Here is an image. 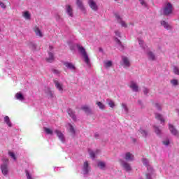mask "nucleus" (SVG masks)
Instances as JSON below:
<instances>
[{"label":"nucleus","mask_w":179,"mask_h":179,"mask_svg":"<svg viewBox=\"0 0 179 179\" xmlns=\"http://www.w3.org/2000/svg\"><path fill=\"white\" fill-rule=\"evenodd\" d=\"M77 48L79 52H80V54L82 55V57L85 64L87 65V66H90V59H89V55H87V52H86V50L85 49V48H83L80 45H77Z\"/></svg>","instance_id":"f257e3e1"},{"label":"nucleus","mask_w":179,"mask_h":179,"mask_svg":"<svg viewBox=\"0 0 179 179\" xmlns=\"http://www.w3.org/2000/svg\"><path fill=\"white\" fill-rule=\"evenodd\" d=\"M143 164L147 166V170L148 171V173L146 174V178L152 179V176H153V173H155V171L153 170V168L150 166V165L149 164V161L146 158L143 159Z\"/></svg>","instance_id":"f03ea898"},{"label":"nucleus","mask_w":179,"mask_h":179,"mask_svg":"<svg viewBox=\"0 0 179 179\" xmlns=\"http://www.w3.org/2000/svg\"><path fill=\"white\" fill-rule=\"evenodd\" d=\"M162 12L163 15L166 16H169V15H171L173 13V5L171 3H165L162 9Z\"/></svg>","instance_id":"7ed1b4c3"},{"label":"nucleus","mask_w":179,"mask_h":179,"mask_svg":"<svg viewBox=\"0 0 179 179\" xmlns=\"http://www.w3.org/2000/svg\"><path fill=\"white\" fill-rule=\"evenodd\" d=\"M2 162L3 164L1 165V173L3 176H8V173H9V168L8 167L9 160L8 158H3Z\"/></svg>","instance_id":"20e7f679"},{"label":"nucleus","mask_w":179,"mask_h":179,"mask_svg":"<svg viewBox=\"0 0 179 179\" xmlns=\"http://www.w3.org/2000/svg\"><path fill=\"white\" fill-rule=\"evenodd\" d=\"M131 160H132L131 157H126L125 161L124 160L120 161L121 166L124 169V170H126V171H131V166L129 165V164L127 163V162H131Z\"/></svg>","instance_id":"39448f33"},{"label":"nucleus","mask_w":179,"mask_h":179,"mask_svg":"<svg viewBox=\"0 0 179 179\" xmlns=\"http://www.w3.org/2000/svg\"><path fill=\"white\" fill-rule=\"evenodd\" d=\"M88 5L94 12L99 10V5H97V1H96V0H88Z\"/></svg>","instance_id":"423d86ee"},{"label":"nucleus","mask_w":179,"mask_h":179,"mask_svg":"<svg viewBox=\"0 0 179 179\" xmlns=\"http://www.w3.org/2000/svg\"><path fill=\"white\" fill-rule=\"evenodd\" d=\"M115 16L118 23L121 24L122 27H124V28L127 27V23L125 22V21L122 20V18L121 17V15H120V14L116 13L115 14Z\"/></svg>","instance_id":"0eeeda50"},{"label":"nucleus","mask_w":179,"mask_h":179,"mask_svg":"<svg viewBox=\"0 0 179 179\" xmlns=\"http://www.w3.org/2000/svg\"><path fill=\"white\" fill-rule=\"evenodd\" d=\"M88 153L91 157H96V156H99V155L101 153V150L100 149H96L95 150L88 149Z\"/></svg>","instance_id":"6e6552de"},{"label":"nucleus","mask_w":179,"mask_h":179,"mask_svg":"<svg viewBox=\"0 0 179 179\" xmlns=\"http://www.w3.org/2000/svg\"><path fill=\"white\" fill-rule=\"evenodd\" d=\"M54 83L56 89H57L60 93H62V92H64V84L58 80H55Z\"/></svg>","instance_id":"1a4fd4ad"},{"label":"nucleus","mask_w":179,"mask_h":179,"mask_svg":"<svg viewBox=\"0 0 179 179\" xmlns=\"http://www.w3.org/2000/svg\"><path fill=\"white\" fill-rule=\"evenodd\" d=\"M89 171H90V166H89V163L87 162V161H85L83 166V173L84 176L88 174Z\"/></svg>","instance_id":"9d476101"},{"label":"nucleus","mask_w":179,"mask_h":179,"mask_svg":"<svg viewBox=\"0 0 179 179\" xmlns=\"http://www.w3.org/2000/svg\"><path fill=\"white\" fill-rule=\"evenodd\" d=\"M66 13H67L70 17H73V8L69 4L66 5Z\"/></svg>","instance_id":"9b49d317"},{"label":"nucleus","mask_w":179,"mask_h":179,"mask_svg":"<svg viewBox=\"0 0 179 179\" xmlns=\"http://www.w3.org/2000/svg\"><path fill=\"white\" fill-rule=\"evenodd\" d=\"M97 167L100 169V170H107V164L106 163V162L104 161H98L97 163Z\"/></svg>","instance_id":"f8f14e48"},{"label":"nucleus","mask_w":179,"mask_h":179,"mask_svg":"<svg viewBox=\"0 0 179 179\" xmlns=\"http://www.w3.org/2000/svg\"><path fill=\"white\" fill-rule=\"evenodd\" d=\"M66 127L67 128L69 132H70V134L73 136H75L76 131H75V128L73 127V126L71 124V123H68L67 124H66Z\"/></svg>","instance_id":"ddd939ff"},{"label":"nucleus","mask_w":179,"mask_h":179,"mask_svg":"<svg viewBox=\"0 0 179 179\" xmlns=\"http://www.w3.org/2000/svg\"><path fill=\"white\" fill-rule=\"evenodd\" d=\"M56 135H57L59 139L61 141V142H65V136L64 135V133L61 131L56 129L55 131Z\"/></svg>","instance_id":"4468645a"},{"label":"nucleus","mask_w":179,"mask_h":179,"mask_svg":"<svg viewBox=\"0 0 179 179\" xmlns=\"http://www.w3.org/2000/svg\"><path fill=\"white\" fill-rule=\"evenodd\" d=\"M129 87L133 92H139V87L134 81H131L129 85Z\"/></svg>","instance_id":"2eb2a0df"},{"label":"nucleus","mask_w":179,"mask_h":179,"mask_svg":"<svg viewBox=\"0 0 179 179\" xmlns=\"http://www.w3.org/2000/svg\"><path fill=\"white\" fill-rule=\"evenodd\" d=\"M34 31L36 34V36H37V37H43L44 34H43V32L41 31V30L40 29V28H38V27H34Z\"/></svg>","instance_id":"dca6fc26"},{"label":"nucleus","mask_w":179,"mask_h":179,"mask_svg":"<svg viewBox=\"0 0 179 179\" xmlns=\"http://www.w3.org/2000/svg\"><path fill=\"white\" fill-rule=\"evenodd\" d=\"M169 130L171 131V133L172 134V135H175V136H178V135H179L178 131H177V129H176V128H174V126H173L171 124H169Z\"/></svg>","instance_id":"f3484780"},{"label":"nucleus","mask_w":179,"mask_h":179,"mask_svg":"<svg viewBox=\"0 0 179 179\" xmlns=\"http://www.w3.org/2000/svg\"><path fill=\"white\" fill-rule=\"evenodd\" d=\"M15 97L17 100H19L20 101H24V96H23V94H22V92H17L15 95Z\"/></svg>","instance_id":"a211bd4d"},{"label":"nucleus","mask_w":179,"mask_h":179,"mask_svg":"<svg viewBox=\"0 0 179 179\" xmlns=\"http://www.w3.org/2000/svg\"><path fill=\"white\" fill-rule=\"evenodd\" d=\"M76 5L78 6L79 9L82 10V12H85L86 9L85 8V6H83V3L80 0H76Z\"/></svg>","instance_id":"6ab92c4d"},{"label":"nucleus","mask_w":179,"mask_h":179,"mask_svg":"<svg viewBox=\"0 0 179 179\" xmlns=\"http://www.w3.org/2000/svg\"><path fill=\"white\" fill-rule=\"evenodd\" d=\"M64 64L65 65L66 68H68V69H71V71H75V69H76L75 65L71 62H65Z\"/></svg>","instance_id":"aec40b11"},{"label":"nucleus","mask_w":179,"mask_h":179,"mask_svg":"<svg viewBox=\"0 0 179 179\" xmlns=\"http://www.w3.org/2000/svg\"><path fill=\"white\" fill-rule=\"evenodd\" d=\"M122 65L124 66L125 67H128L131 65V64L129 63V60L128 59L127 57H122Z\"/></svg>","instance_id":"412c9836"},{"label":"nucleus","mask_w":179,"mask_h":179,"mask_svg":"<svg viewBox=\"0 0 179 179\" xmlns=\"http://www.w3.org/2000/svg\"><path fill=\"white\" fill-rule=\"evenodd\" d=\"M161 24L164 27V29H166V30H171V25H170L167 22L162 20L161 21Z\"/></svg>","instance_id":"4be33fe9"},{"label":"nucleus","mask_w":179,"mask_h":179,"mask_svg":"<svg viewBox=\"0 0 179 179\" xmlns=\"http://www.w3.org/2000/svg\"><path fill=\"white\" fill-rule=\"evenodd\" d=\"M115 42L116 43L119 50H124V45H122V43H121V41H120V39H118L117 38H115Z\"/></svg>","instance_id":"5701e85b"},{"label":"nucleus","mask_w":179,"mask_h":179,"mask_svg":"<svg viewBox=\"0 0 179 179\" xmlns=\"http://www.w3.org/2000/svg\"><path fill=\"white\" fill-rule=\"evenodd\" d=\"M138 44L140 45V47H141V48H143V50H148V46L146 45V44H145V42L143 41V40L138 38Z\"/></svg>","instance_id":"b1692460"},{"label":"nucleus","mask_w":179,"mask_h":179,"mask_svg":"<svg viewBox=\"0 0 179 179\" xmlns=\"http://www.w3.org/2000/svg\"><path fill=\"white\" fill-rule=\"evenodd\" d=\"M147 57L150 61H155L156 59V56L151 51L147 52Z\"/></svg>","instance_id":"393cba45"},{"label":"nucleus","mask_w":179,"mask_h":179,"mask_svg":"<svg viewBox=\"0 0 179 179\" xmlns=\"http://www.w3.org/2000/svg\"><path fill=\"white\" fill-rule=\"evenodd\" d=\"M155 118L160 121L161 124L164 123V118L163 117V115H160V113H155Z\"/></svg>","instance_id":"a878e982"},{"label":"nucleus","mask_w":179,"mask_h":179,"mask_svg":"<svg viewBox=\"0 0 179 179\" xmlns=\"http://www.w3.org/2000/svg\"><path fill=\"white\" fill-rule=\"evenodd\" d=\"M81 110H83V111H85V113H86L87 114L92 113V109H90V108H89V106H82Z\"/></svg>","instance_id":"bb28decb"},{"label":"nucleus","mask_w":179,"mask_h":179,"mask_svg":"<svg viewBox=\"0 0 179 179\" xmlns=\"http://www.w3.org/2000/svg\"><path fill=\"white\" fill-rule=\"evenodd\" d=\"M22 16L26 19V20H30L31 19L30 13H29V11L22 12Z\"/></svg>","instance_id":"cd10ccee"},{"label":"nucleus","mask_w":179,"mask_h":179,"mask_svg":"<svg viewBox=\"0 0 179 179\" xmlns=\"http://www.w3.org/2000/svg\"><path fill=\"white\" fill-rule=\"evenodd\" d=\"M48 55V57H46L47 62H52V61H54V54L50 52Z\"/></svg>","instance_id":"c85d7f7f"},{"label":"nucleus","mask_w":179,"mask_h":179,"mask_svg":"<svg viewBox=\"0 0 179 179\" xmlns=\"http://www.w3.org/2000/svg\"><path fill=\"white\" fill-rule=\"evenodd\" d=\"M68 114L70 115V117L73 120V121H76V116H75V113L72 109H69Z\"/></svg>","instance_id":"c756f323"},{"label":"nucleus","mask_w":179,"mask_h":179,"mask_svg":"<svg viewBox=\"0 0 179 179\" xmlns=\"http://www.w3.org/2000/svg\"><path fill=\"white\" fill-rule=\"evenodd\" d=\"M4 122L8 125V127H12V122H10V119L8 116L4 117Z\"/></svg>","instance_id":"7c9ffc66"},{"label":"nucleus","mask_w":179,"mask_h":179,"mask_svg":"<svg viewBox=\"0 0 179 179\" xmlns=\"http://www.w3.org/2000/svg\"><path fill=\"white\" fill-rule=\"evenodd\" d=\"M112 66H113V62L110 60H106L103 62V66L105 68H111Z\"/></svg>","instance_id":"2f4dec72"},{"label":"nucleus","mask_w":179,"mask_h":179,"mask_svg":"<svg viewBox=\"0 0 179 179\" xmlns=\"http://www.w3.org/2000/svg\"><path fill=\"white\" fill-rule=\"evenodd\" d=\"M106 101L109 106V107H110V108H114V107H115V102H114V101L108 99H106Z\"/></svg>","instance_id":"473e14b6"},{"label":"nucleus","mask_w":179,"mask_h":179,"mask_svg":"<svg viewBox=\"0 0 179 179\" xmlns=\"http://www.w3.org/2000/svg\"><path fill=\"white\" fill-rule=\"evenodd\" d=\"M96 105L98 106V107L100 110H106V105H104V103H103L100 101H97Z\"/></svg>","instance_id":"72a5a7b5"},{"label":"nucleus","mask_w":179,"mask_h":179,"mask_svg":"<svg viewBox=\"0 0 179 179\" xmlns=\"http://www.w3.org/2000/svg\"><path fill=\"white\" fill-rule=\"evenodd\" d=\"M43 129H44L45 134H47L48 135H53V134H54V131L50 128L44 127Z\"/></svg>","instance_id":"f704fd0d"},{"label":"nucleus","mask_w":179,"mask_h":179,"mask_svg":"<svg viewBox=\"0 0 179 179\" xmlns=\"http://www.w3.org/2000/svg\"><path fill=\"white\" fill-rule=\"evenodd\" d=\"M154 131L157 135H160L161 131L160 129L156 126L153 127Z\"/></svg>","instance_id":"c9c22d12"},{"label":"nucleus","mask_w":179,"mask_h":179,"mask_svg":"<svg viewBox=\"0 0 179 179\" xmlns=\"http://www.w3.org/2000/svg\"><path fill=\"white\" fill-rule=\"evenodd\" d=\"M141 5L143 6V8H148V3L145 0H139Z\"/></svg>","instance_id":"e433bc0d"},{"label":"nucleus","mask_w":179,"mask_h":179,"mask_svg":"<svg viewBox=\"0 0 179 179\" xmlns=\"http://www.w3.org/2000/svg\"><path fill=\"white\" fill-rule=\"evenodd\" d=\"M171 83L173 86H178V80L177 79H173L171 80Z\"/></svg>","instance_id":"4c0bfd02"},{"label":"nucleus","mask_w":179,"mask_h":179,"mask_svg":"<svg viewBox=\"0 0 179 179\" xmlns=\"http://www.w3.org/2000/svg\"><path fill=\"white\" fill-rule=\"evenodd\" d=\"M139 132H141V135H142L143 136H145V137L148 136V133H147V131H145L144 129H140Z\"/></svg>","instance_id":"58836bf2"},{"label":"nucleus","mask_w":179,"mask_h":179,"mask_svg":"<svg viewBox=\"0 0 179 179\" xmlns=\"http://www.w3.org/2000/svg\"><path fill=\"white\" fill-rule=\"evenodd\" d=\"M173 73L175 75H179V69L177 66H173Z\"/></svg>","instance_id":"ea45409f"},{"label":"nucleus","mask_w":179,"mask_h":179,"mask_svg":"<svg viewBox=\"0 0 179 179\" xmlns=\"http://www.w3.org/2000/svg\"><path fill=\"white\" fill-rule=\"evenodd\" d=\"M122 107L124 111H125V113H128V107L127 106L126 103H122Z\"/></svg>","instance_id":"a19ab883"},{"label":"nucleus","mask_w":179,"mask_h":179,"mask_svg":"<svg viewBox=\"0 0 179 179\" xmlns=\"http://www.w3.org/2000/svg\"><path fill=\"white\" fill-rule=\"evenodd\" d=\"M25 173H26V176H27V179H34L33 178H31V176L29 173V171H25Z\"/></svg>","instance_id":"79ce46f5"},{"label":"nucleus","mask_w":179,"mask_h":179,"mask_svg":"<svg viewBox=\"0 0 179 179\" xmlns=\"http://www.w3.org/2000/svg\"><path fill=\"white\" fill-rule=\"evenodd\" d=\"M163 144L165 146H169V145H170V141L169 139H166V140L163 141Z\"/></svg>","instance_id":"37998d69"},{"label":"nucleus","mask_w":179,"mask_h":179,"mask_svg":"<svg viewBox=\"0 0 179 179\" xmlns=\"http://www.w3.org/2000/svg\"><path fill=\"white\" fill-rule=\"evenodd\" d=\"M155 107L157 110H162V106H160V104L159 103H155Z\"/></svg>","instance_id":"c03bdc74"},{"label":"nucleus","mask_w":179,"mask_h":179,"mask_svg":"<svg viewBox=\"0 0 179 179\" xmlns=\"http://www.w3.org/2000/svg\"><path fill=\"white\" fill-rule=\"evenodd\" d=\"M115 34L116 37H121V32L117 30L115 31Z\"/></svg>","instance_id":"a18cd8bd"},{"label":"nucleus","mask_w":179,"mask_h":179,"mask_svg":"<svg viewBox=\"0 0 179 179\" xmlns=\"http://www.w3.org/2000/svg\"><path fill=\"white\" fill-rule=\"evenodd\" d=\"M125 157H134V155H132L131 152H127L125 154Z\"/></svg>","instance_id":"49530a36"},{"label":"nucleus","mask_w":179,"mask_h":179,"mask_svg":"<svg viewBox=\"0 0 179 179\" xmlns=\"http://www.w3.org/2000/svg\"><path fill=\"white\" fill-rule=\"evenodd\" d=\"M143 92L144 94H148V93H149V90L148 88H144Z\"/></svg>","instance_id":"de8ad7c7"},{"label":"nucleus","mask_w":179,"mask_h":179,"mask_svg":"<svg viewBox=\"0 0 179 179\" xmlns=\"http://www.w3.org/2000/svg\"><path fill=\"white\" fill-rule=\"evenodd\" d=\"M0 6H1L3 9H5V8H6V6H5V3L1 1H0Z\"/></svg>","instance_id":"09e8293b"},{"label":"nucleus","mask_w":179,"mask_h":179,"mask_svg":"<svg viewBox=\"0 0 179 179\" xmlns=\"http://www.w3.org/2000/svg\"><path fill=\"white\" fill-rule=\"evenodd\" d=\"M8 155H9L10 157H15V153H13V152H8Z\"/></svg>","instance_id":"8fccbe9b"},{"label":"nucleus","mask_w":179,"mask_h":179,"mask_svg":"<svg viewBox=\"0 0 179 179\" xmlns=\"http://www.w3.org/2000/svg\"><path fill=\"white\" fill-rule=\"evenodd\" d=\"M49 94L51 97H54V94L51 91H49Z\"/></svg>","instance_id":"3c124183"},{"label":"nucleus","mask_w":179,"mask_h":179,"mask_svg":"<svg viewBox=\"0 0 179 179\" xmlns=\"http://www.w3.org/2000/svg\"><path fill=\"white\" fill-rule=\"evenodd\" d=\"M49 50H50V51H51L52 50H54V47L52 45H50Z\"/></svg>","instance_id":"603ef678"},{"label":"nucleus","mask_w":179,"mask_h":179,"mask_svg":"<svg viewBox=\"0 0 179 179\" xmlns=\"http://www.w3.org/2000/svg\"><path fill=\"white\" fill-rule=\"evenodd\" d=\"M13 162H16V157L13 158Z\"/></svg>","instance_id":"864d4df0"},{"label":"nucleus","mask_w":179,"mask_h":179,"mask_svg":"<svg viewBox=\"0 0 179 179\" xmlns=\"http://www.w3.org/2000/svg\"><path fill=\"white\" fill-rule=\"evenodd\" d=\"M178 58H179V55H178Z\"/></svg>","instance_id":"5fc2aeb1"}]
</instances>
